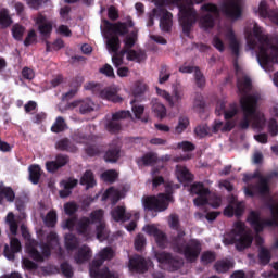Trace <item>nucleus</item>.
Here are the masks:
<instances>
[{"mask_svg": "<svg viewBox=\"0 0 278 278\" xmlns=\"http://www.w3.org/2000/svg\"><path fill=\"white\" fill-rule=\"evenodd\" d=\"M243 118L240 122L241 129H264L266 127V115L262 111H257V96H243L240 99Z\"/></svg>", "mask_w": 278, "mask_h": 278, "instance_id": "obj_4", "label": "nucleus"}, {"mask_svg": "<svg viewBox=\"0 0 278 278\" xmlns=\"http://www.w3.org/2000/svg\"><path fill=\"white\" fill-rule=\"evenodd\" d=\"M75 108H79L80 114H90V112L97 110V104L87 98L85 100H76L67 105V110H75Z\"/></svg>", "mask_w": 278, "mask_h": 278, "instance_id": "obj_18", "label": "nucleus"}, {"mask_svg": "<svg viewBox=\"0 0 278 278\" xmlns=\"http://www.w3.org/2000/svg\"><path fill=\"white\" fill-rule=\"evenodd\" d=\"M100 73L102 75H105L106 77H114V68H112V65L105 64L101 70Z\"/></svg>", "mask_w": 278, "mask_h": 278, "instance_id": "obj_63", "label": "nucleus"}, {"mask_svg": "<svg viewBox=\"0 0 278 278\" xmlns=\"http://www.w3.org/2000/svg\"><path fill=\"white\" fill-rule=\"evenodd\" d=\"M230 268H233V262L226 260L216 263L215 269L217 273H227Z\"/></svg>", "mask_w": 278, "mask_h": 278, "instance_id": "obj_43", "label": "nucleus"}, {"mask_svg": "<svg viewBox=\"0 0 278 278\" xmlns=\"http://www.w3.org/2000/svg\"><path fill=\"white\" fill-rule=\"evenodd\" d=\"M10 244L11 247H4V257H7V260H14V253L21 251V241L16 238H12Z\"/></svg>", "mask_w": 278, "mask_h": 278, "instance_id": "obj_31", "label": "nucleus"}, {"mask_svg": "<svg viewBox=\"0 0 278 278\" xmlns=\"http://www.w3.org/2000/svg\"><path fill=\"white\" fill-rule=\"evenodd\" d=\"M26 3L28 8L38 10V8H41L43 3H47V0H26Z\"/></svg>", "mask_w": 278, "mask_h": 278, "instance_id": "obj_57", "label": "nucleus"}, {"mask_svg": "<svg viewBox=\"0 0 278 278\" xmlns=\"http://www.w3.org/2000/svg\"><path fill=\"white\" fill-rule=\"evenodd\" d=\"M118 157H121V150L118 148L109 150L105 155V162H118Z\"/></svg>", "mask_w": 278, "mask_h": 278, "instance_id": "obj_44", "label": "nucleus"}, {"mask_svg": "<svg viewBox=\"0 0 278 278\" xmlns=\"http://www.w3.org/2000/svg\"><path fill=\"white\" fill-rule=\"evenodd\" d=\"M188 127H190V119L187 116H180L174 131L175 134H184Z\"/></svg>", "mask_w": 278, "mask_h": 278, "instance_id": "obj_38", "label": "nucleus"}, {"mask_svg": "<svg viewBox=\"0 0 278 278\" xmlns=\"http://www.w3.org/2000/svg\"><path fill=\"white\" fill-rule=\"evenodd\" d=\"M244 36L248 49L256 50L260 66L266 73H271L275 64H278V36H266L257 23L249 24L245 27Z\"/></svg>", "mask_w": 278, "mask_h": 278, "instance_id": "obj_2", "label": "nucleus"}, {"mask_svg": "<svg viewBox=\"0 0 278 278\" xmlns=\"http://www.w3.org/2000/svg\"><path fill=\"white\" fill-rule=\"evenodd\" d=\"M90 257H92V250L88 245H81L78 248L74 255L76 264H85V262H88Z\"/></svg>", "mask_w": 278, "mask_h": 278, "instance_id": "obj_26", "label": "nucleus"}, {"mask_svg": "<svg viewBox=\"0 0 278 278\" xmlns=\"http://www.w3.org/2000/svg\"><path fill=\"white\" fill-rule=\"evenodd\" d=\"M142 230L148 236H152V238H154L157 247H160L161 249L166 247V235H164V232H162V230H160L157 226L153 224L146 225Z\"/></svg>", "mask_w": 278, "mask_h": 278, "instance_id": "obj_16", "label": "nucleus"}, {"mask_svg": "<svg viewBox=\"0 0 278 278\" xmlns=\"http://www.w3.org/2000/svg\"><path fill=\"white\" fill-rule=\"evenodd\" d=\"M152 114L156 117L160 118V121L166 118L168 111L166 110V105H164V103H162L160 100L157 99H152Z\"/></svg>", "mask_w": 278, "mask_h": 278, "instance_id": "obj_28", "label": "nucleus"}, {"mask_svg": "<svg viewBox=\"0 0 278 278\" xmlns=\"http://www.w3.org/2000/svg\"><path fill=\"white\" fill-rule=\"evenodd\" d=\"M61 270L64 277H73V267H71V265H68L67 263L61 265Z\"/></svg>", "mask_w": 278, "mask_h": 278, "instance_id": "obj_62", "label": "nucleus"}, {"mask_svg": "<svg viewBox=\"0 0 278 278\" xmlns=\"http://www.w3.org/2000/svg\"><path fill=\"white\" fill-rule=\"evenodd\" d=\"M162 184H164V178H162L161 176H157V172L153 170L152 172L153 188H159L160 186H162Z\"/></svg>", "mask_w": 278, "mask_h": 278, "instance_id": "obj_56", "label": "nucleus"}, {"mask_svg": "<svg viewBox=\"0 0 278 278\" xmlns=\"http://www.w3.org/2000/svg\"><path fill=\"white\" fill-rule=\"evenodd\" d=\"M155 257L162 268H167L168 270H177L184 264V261H178L170 257V254L166 252H159Z\"/></svg>", "mask_w": 278, "mask_h": 278, "instance_id": "obj_14", "label": "nucleus"}, {"mask_svg": "<svg viewBox=\"0 0 278 278\" xmlns=\"http://www.w3.org/2000/svg\"><path fill=\"white\" fill-rule=\"evenodd\" d=\"M255 177H260L258 184L255 187L251 185L245 187V197H257V194L264 195L270 192V188L268 187V178L261 177L258 172H256L254 175H245L243 181H250V179H255Z\"/></svg>", "mask_w": 278, "mask_h": 278, "instance_id": "obj_11", "label": "nucleus"}, {"mask_svg": "<svg viewBox=\"0 0 278 278\" xmlns=\"http://www.w3.org/2000/svg\"><path fill=\"white\" fill-rule=\"evenodd\" d=\"M21 232L23 238L26 239V253H28L29 257L35 260V262H45V258L51 255V249H55L59 244L58 235H55V232H51L48 236V243L41 245H38L36 241L31 240L27 226L22 225Z\"/></svg>", "mask_w": 278, "mask_h": 278, "instance_id": "obj_5", "label": "nucleus"}, {"mask_svg": "<svg viewBox=\"0 0 278 278\" xmlns=\"http://www.w3.org/2000/svg\"><path fill=\"white\" fill-rule=\"evenodd\" d=\"M213 46L217 51H225V43L223 42V39L220 37H214L213 38Z\"/></svg>", "mask_w": 278, "mask_h": 278, "instance_id": "obj_64", "label": "nucleus"}, {"mask_svg": "<svg viewBox=\"0 0 278 278\" xmlns=\"http://www.w3.org/2000/svg\"><path fill=\"white\" fill-rule=\"evenodd\" d=\"M215 112L218 116L224 114L226 121H228V118H233V116L238 114V105L231 104L229 109L225 111V101H218Z\"/></svg>", "mask_w": 278, "mask_h": 278, "instance_id": "obj_25", "label": "nucleus"}, {"mask_svg": "<svg viewBox=\"0 0 278 278\" xmlns=\"http://www.w3.org/2000/svg\"><path fill=\"white\" fill-rule=\"evenodd\" d=\"M155 92L157 97L168 103L169 108H177V105H181V101H184V90L179 87L173 90V96L165 89H160V87H155Z\"/></svg>", "mask_w": 278, "mask_h": 278, "instance_id": "obj_13", "label": "nucleus"}, {"mask_svg": "<svg viewBox=\"0 0 278 278\" xmlns=\"http://www.w3.org/2000/svg\"><path fill=\"white\" fill-rule=\"evenodd\" d=\"M258 257L262 264H268L270 262V251L266 248H261Z\"/></svg>", "mask_w": 278, "mask_h": 278, "instance_id": "obj_51", "label": "nucleus"}, {"mask_svg": "<svg viewBox=\"0 0 278 278\" xmlns=\"http://www.w3.org/2000/svg\"><path fill=\"white\" fill-rule=\"evenodd\" d=\"M270 213L271 217L267 222H263L262 218H260V213L252 211L250 215L248 216V223H250L251 227L256 232L262 231L264 227H277L278 225V203H275L274 205L270 206Z\"/></svg>", "mask_w": 278, "mask_h": 278, "instance_id": "obj_10", "label": "nucleus"}, {"mask_svg": "<svg viewBox=\"0 0 278 278\" xmlns=\"http://www.w3.org/2000/svg\"><path fill=\"white\" fill-rule=\"evenodd\" d=\"M191 194H197V198L193 200L195 207L207 205V203L212 207H220V198L211 195L210 189L205 188L201 182H195L191 186Z\"/></svg>", "mask_w": 278, "mask_h": 278, "instance_id": "obj_9", "label": "nucleus"}, {"mask_svg": "<svg viewBox=\"0 0 278 278\" xmlns=\"http://www.w3.org/2000/svg\"><path fill=\"white\" fill-rule=\"evenodd\" d=\"M115 253L112 248L102 249L90 265L89 273L91 278H118V274L110 271V269H99L103 265V262L112 260Z\"/></svg>", "mask_w": 278, "mask_h": 278, "instance_id": "obj_6", "label": "nucleus"}, {"mask_svg": "<svg viewBox=\"0 0 278 278\" xmlns=\"http://www.w3.org/2000/svg\"><path fill=\"white\" fill-rule=\"evenodd\" d=\"M180 73H194V77L197 81H199L200 86H203L205 84V79L203 78V75L201 74V71H199L198 67H192L189 65H184L179 68Z\"/></svg>", "mask_w": 278, "mask_h": 278, "instance_id": "obj_36", "label": "nucleus"}, {"mask_svg": "<svg viewBox=\"0 0 278 278\" xmlns=\"http://www.w3.org/2000/svg\"><path fill=\"white\" fill-rule=\"evenodd\" d=\"M62 229H68L73 231L76 229L78 233L85 236L86 240L94 236L100 241L108 239V229L105 228V223L103 222V210H97L90 214L89 218H81L79 222L75 218H70L62 224Z\"/></svg>", "mask_w": 278, "mask_h": 278, "instance_id": "obj_3", "label": "nucleus"}, {"mask_svg": "<svg viewBox=\"0 0 278 278\" xmlns=\"http://www.w3.org/2000/svg\"><path fill=\"white\" fill-rule=\"evenodd\" d=\"M233 127H236V123L232 121H227L225 125L220 121H215L212 129L213 131H231Z\"/></svg>", "mask_w": 278, "mask_h": 278, "instance_id": "obj_37", "label": "nucleus"}, {"mask_svg": "<svg viewBox=\"0 0 278 278\" xmlns=\"http://www.w3.org/2000/svg\"><path fill=\"white\" fill-rule=\"evenodd\" d=\"M203 264H210L216 260V255L212 252H204L201 257Z\"/></svg>", "mask_w": 278, "mask_h": 278, "instance_id": "obj_61", "label": "nucleus"}, {"mask_svg": "<svg viewBox=\"0 0 278 278\" xmlns=\"http://www.w3.org/2000/svg\"><path fill=\"white\" fill-rule=\"evenodd\" d=\"M118 92H121V87H118L117 85H112L104 88L100 92V97L101 99H105L106 101H112V103H121V101H123V97H121Z\"/></svg>", "mask_w": 278, "mask_h": 278, "instance_id": "obj_19", "label": "nucleus"}, {"mask_svg": "<svg viewBox=\"0 0 278 278\" xmlns=\"http://www.w3.org/2000/svg\"><path fill=\"white\" fill-rule=\"evenodd\" d=\"M118 177V173L116 170H106L101 175L102 181H105L106 184H113V181H116Z\"/></svg>", "mask_w": 278, "mask_h": 278, "instance_id": "obj_46", "label": "nucleus"}, {"mask_svg": "<svg viewBox=\"0 0 278 278\" xmlns=\"http://www.w3.org/2000/svg\"><path fill=\"white\" fill-rule=\"evenodd\" d=\"M43 220L47 227H54L55 223H58V214L54 211H51L47 214Z\"/></svg>", "mask_w": 278, "mask_h": 278, "instance_id": "obj_50", "label": "nucleus"}, {"mask_svg": "<svg viewBox=\"0 0 278 278\" xmlns=\"http://www.w3.org/2000/svg\"><path fill=\"white\" fill-rule=\"evenodd\" d=\"M235 68L238 76L237 88L239 92H249V90H251V78L242 72V68H240L238 63L235 64Z\"/></svg>", "mask_w": 278, "mask_h": 278, "instance_id": "obj_20", "label": "nucleus"}, {"mask_svg": "<svg viewBox=\"0 0 278 278\" xmlns=\"http://www.w3.org/2000/svg\"><path fill=\"white\" fill-rule=\"evenodd\" d=\"M147 89V84H144L143 81H137L132 86V94L134 97H140L141 94L146 93Z\"/></svg>", "mask_w": 278, "mask_h": 278, "instance_id": "obj_45", "label": "nucleus"}, {"mask_svg": "<svg viewBox=\"0 0 278 278\" xmlns=\"http://www.w3.org/2000/svg\"><path fill=\"white\" fill-rule=\"evenodd\" d=\"M56 149H60L61 151H71L72 153H75L77 151V148L68 141V139H61L56 142Z\"/></svg>", "mask_w": 278, "mask_h": 278, "instance_id": "obj_42", "label": "nucleus"}, {"mask_svg": "<svg viewBox=\"0 0 278 278\" xmlns=\"http://www.w3.org/2000/svg\"><path fill=\"white\" fill-rule=\"evenodd\" d=\"M56 33L60 34L61 36H65L66 38H71L73 33L71 31V28L66 25H61L58 27Z\"/></svg>", "mask_w": 278, "mask_h": 278, "instance_id": "obj_59", "label": "nucleus"}, {"mask_svg": "<svg viewBox=\"0 0 278 278\" xmlns=\"http://www.w3.org/2000/svg\"><path fill=\"white\" fill-rule=\"evenodd\" d=\"M7 199L9 203H14V199H16V194L14 193V190L10 187H3V185H0V205L3 203V200Z\"/></svg>", "mask_w": 278, "mask_h": 278, "instance_id": "obj_35", "label": "nucleus"}, {"mask_svg": "<svg viewBox=\"0 0 278 278\" xmlns=\"http://www.w3.org/2000/svg\"><path fill=\"white\" fill-rule=\"evenodd\" d=\"M75 186H77V179L70 178L67 180L61 181V188H63V190L59 192L61 199H66V197H71V190H73Z\"/></svg>", "mask_w": 278, "mask_h": 278, "instance_id": "obj_32", "label": "nucleus"}, {"mask_svg": "<svg viewBox=\"0 0 278 278\" xmlns=\"http://www.w3.org/2000/svg\"><path fill=\"white\" fill-rule=\"evenodd\" d=\"M170 187H167V193H160L159 195H144L141 199L143 210H149L152 212H164L168 210V204L173 201V195L170 194Z\"/></svg>", "mask_w": 278, "mask_h": 278, "instance_id": "obj_8", "label": "nucleus"}, {"mask_svg": "<svg viewBox=\"0 0 278 278\" xmlns=\"http://www.w3.org/2000/svg\"><path fill=\"white\" fill-rule=\"evenodd\" d=\"M149 266H151V261H144L141 256H134L129 261L128 268L131 273H146Z\"/></svg>", "mask_w": 278, "mask_h": 278, "instance_id": "obj_22", "label": "nucleus"}, {"mask_svg": "<svg viewBox=\"0 0 278 278\" xmlns=\"http://www.w3.org/2000/svg\"><path fill=\"white\" fill-rule=\"evenodd\" d=\"M144 244H147V239H144L142 236H138L135 239V249L137 251H142V249L144 248Z\"/></svg>", "mask_w": 278, "mask_h": 278, "instance_id": "obj_60", "label": "nucleus"}, {"mask_svg": "<svg viewBox=\"0 0 278 278\" xmlns=\"http://www.w3.org/2000/svg\"><path fill=\"white\" fill-rule=\"evenodd\" d=\"M66 129V123L64 122V118L58 117L55 123L52 125L51 130L54 134H60V131H64Z\"/></svg>", "mask_w": 278, "mask_h": 278, "instance_id": "obj_49", "label": "nucleus"}, {"mask_svg": "<svg viewBox=\"0 0 278 278\" xmlns=\"http://www.w3.org/2000/svg\"><path fill=\"white\" fill-rule=\"evenodd\" d=\"M175 176L180 184H188V181H192V174L182 165L176 166Z\"/></svg>", "mask_w": 278, "mask_h": 278, "instance_id": "obj_30", "label": "nucleus"}, {"mask_svg": "<svg viewBox=\"0 0 278 278\" xmlns=\"http://www.w3.org/2000/svg\"><path fill=\"white\" fill-rule=\"evenodd\" d=\"M125 192H127V189L125 191H121L116 188H110L102 195V201H111L113 204L118 203V201L125 197Z\"/></svg>", "mask_w": 278, "mask_h": 278, "instance_id": "obj_27", "label": "nucleus"}, {"mask_svg": "<svg viewBox=\"0 0 278 278\" xmlns=\"http://www.w3.org/2000/svg\"><path fill=\"white\" fill-rule=\"evenodd\" d=\"M18 218L21 217H16L12 212L8 213L5 217V223L9 225L12 236H16L18 231Z\"/></svg>", "mask_w": 278, "mask_h": 278, "instance_id": "obj_34", "label": "nucleus"}, {"mask_svg": "<svg viewBox=\"0 0 278 278\" xmlns=\"http://www.w3.org/2000/svg\"><path fill=\"white\" fill-rule=\"evenodd\" d=\"M79 244V241H77V238L73 235H66L65 236V247L67 251H73V249H77V245Z\"/></svg>", "mask_w": 278, "mask_h": 278, "instance_id": "obj_48", "label": "nucleus"}, {"mask_svg": "<svg viewBox=\"0 0 278 278\" xmlns=\"http://www.w3.org/2000/svg\"><path fill=\"white\" fill-rule=\"evenodd\" d=\"M244 212V204L242 202H238L236 197H231L229 200V205L224 210V215L231 216H240Z\"/></svg>", "mask_w": 278, "mask_h": 278, "instance_id": "obj_21", "label": "nucleus"}, {"mask_svg": "<svg viewBox=\"0 0 278 278\" xmlns=\"http://www.w3.org/2000/svg\"><path fill=\"white\" fill-rule=\"evenodd\" d=\"M222 12L229 18H240V0H225Z\"/></svg>", "mask_w": 278, "mask_h": 278, "instance_id": "obj_17", "label": "nucleus"}, {"mask_svg": "<svg viewBox=\"0 0 278 278\" xmlns=\"http://www.w3.org/2000/svg\"><path fill=\"white\" fill-rule=\"evenodd\" d=\"M35 23L36 25H38V29L41 36H45V37L50 36L53 29V25L51 24V22L47 20L45 15L38 14L35 17Z\"/></svg>", "mask_w": 278, "mask_h": 278, "instance_id": "obj_23", "label": "nucleus"}, {"mask_svg": "<svg viewBox=\"0 0 278 278\" xmlns=\"http://www.w3.org/2000/svg\"><path fill=\"white\" fill-rule=\"evenodd\" d=\"M175 251L182 253L188 262H194L199 257V253H201V243L198 240H191L189 243L184 244L179 240L175 247Z\"/></svg>", "mask_w": 278, "mask_h": 278, "instance_id": "obj_12", "label": "nucleus"}, {"mask_svg": "<svg viewBox=\"0 0 278 278\" xmlns=\"http://www.w3.org/2000/svg\"><path fill=\"white\" fill-rule=\"evenodd\" d=\"M195 134L200 138H204V136H207V134H210V127L205 124L197 126L195 127Z\"/></svg>", "mask_w": 278, "mask_h": 278, "instance_id": "obj_54", "label": "nucleus"}, {"mask_svg": "<svg viewBox=\"0 0 278 278\" xmlns=\"http://www.w3.org/2000/svg\"><path fill=\"white\" fill-rule=\"evenodd\" d=\"M267 129H268V132L270 134V136H277V134H278V124H277V121H275V118H271V119L268 121Z\"/></svg>", "mask_w": 278, "mask_h": 278, "instance_id": "obj_53", "label": "nucleus"}, {"mask_svg": "<svg viewBox=\"0 0 278 278\" xmlns=\"http://www.w3.org/2000/svg\"><path fill=\"white\" fill-rule=\"evenodd\" d=\"M64 212L68 216L75 214L77 212V204L75 202H68L64 204Z\"/></svg>", "mask_w": 278, "mask_h": 278, "instance_id": "obj_55", "label": "nucleus"}, {"mask_svg": "<svg viewBox=\"0 0 278 278\" xmlns=\"http://www.w3.org/2000/svg\"><path fill=\"white\" fill-rule=\"evenodd\" d=\"M81 186H86V188H93V186L97 185V181L94 180V176L92 175V172L87 170L80 178Z\"/></svg>", "mask_w": 278, "mask_h": 278, "instance_id": "obj_39", "label": "nucleus"}, {"mask_svg": "<svg viewBox=\"0 0 278 278\" xmlns=\"http://www.w3.org/2000/svg\"><path fill=\"white\" fill-rule=\"evenodd\" d=\"M25 34V28L18 24H15L12 28V36L15 40H21Z\"/></svg>", "mask_w": 278, "mask_h": 278, "instance_id": "obj_52", "label": "nucleus"}, {"mask_svg": "<svg viewBox=\"0 0 278 278\" xmlns=\"http://www.w3.org/2000/svg\"><path fill=\"white\" fill-rule=\"evenodd\" d=\"M12 25V18L8 13V10L3 9L0 11V26L1 27H10Z\"/></svg>", "mask_w": 278, "mask_h": 278, "instance_id": "obj_47", "label": "nucleus"}, {"mask_svg": "<svg viewBox=\"0 0 278 278\" xmlns=\"http://www.w3.org/2000/svg\"><path fill=\"white\" fill-rule=\"evenodd\" d=\"M42 175V169H40L39 165H31L29 167V179L31 184H38L40 181V176Z\"/></svg>", "mask_w": 278, "mask_h": 278, "instance_id": "obj_40", "label": "nucleus"}, {"mask_svg": "<svg viewBox=\"0 0 278 278\" xmlns=\"http://www.w3.org/2000/svg\"><path fill=\"white\" fill-rule=\"evenodd\" d=\"M178 149H180V151H185L188 152V151H194V144H192V142H189V141H182L180 143H178Z\"/></svg>", "mask_w": 278, "mask_h": 278, "instance_id": "obj_58", "label": "nucleus"}, {"mask_svg": "<svg viewBox=\"0 0 278 278\" xmlns=\"http://www.w3.org/2000/svg\"><path fill=\"white\" fill-rule=\"evenodd\" d=\"M231 241L227 239L224 240V244H236L238 251H244V249H249L253 242V236L251 235V230L244 226L242 222H237L231 231Z\"/></svg>", "mask_w": 278, "mask_h": 278, "instance_id": "obj_7", "label": "nucleus"}, {"mask_svg": "<svg viewBox=\"0 0 278 278\" xmlns=\"http://www.w3.org/2000/svg\"><path fill=\"white\" fill-rule=\"evenodd\" d=\"M129 116H131V113L129 111H118L114 113L111 121L105 124L108 131H111L112 134L121 131V121H124V118H129Z\"/></svg>", "mask_w": 278, "mask_h": 278, "instance_id": "obj_15", "label": "nucleus"}, {"mask_svg": "<svg viewBox=\"0 0 278 278\" xmlns=\"http://www.w3.org/2000/svg\"><path fill=\"white\" fill-rule=\"evenodd\" d=\"M131 112L135 116V121H141V123H149V115L144 113V105L136 104V101H130Z\"/></svg>", "mask_w": 278, "mask_h": 278, "instance_id": "obj_29", "label": "nucleus"}, {"mask_svg": "<svg viewBox=\"0 0 278 278\" xmlns=\"http://www.w3.org/2000/svg\"><path fill=\"white\" fill-rule=\"evenodd\" d=\"M225 41L229 43V47L235 55L240 53V42L236 38V34H233V29L231 27L226 28L224 31Z\"/></svg>", "mask_w": 278, "mask_h": 278, "instance_id": "obj_24", "label": "nucleus"}, {"mask_svg": "<svg viewBox=\"0 0 278 278\" xmlns=\"http://www.w3.org/2000/svg\"><path fill=\"white\" fill-rule=\"evenodd\" d=\"M134 27V22H128V24H111L104 21L101 25V31L103 38H106V49L109 53H115L112 56V62L116 68L125 64V55L129 62H142L147 60V54L142 51L129 50L136 40H138L136 29L131 30Z\"/></svg>", "mask_w": 278, "mask_h": 278, "instance_id": "obj_1", "label": "nucleus"}, {"mask_svg": "<svg viewBox=\"0 0 278 278\" xmlns=\"http://www.w3.org/2000/svg\"><path fill=\"white\" fill-rule=\"evenodd\" d=\"M111 216L113 220L125 223V220H129V213L125 212V206H117L111 212Z\"/></svg>", "mask_w": 278, "mask_h": 278, "instance_id": "obj_33", "label": "nucleus"}, {"mask_svg": "<svg viewBox=\"0 0 278 278\" xmlns=\"http://www.w3.org/2000/svg\"><path fill=\"white\" fill-rule=\"evenodd\" d=\"M157 160V156L154 153H148L139 159H137L138 166H149Z\"/></svg>", "mask_w": 278, "mask_h": 278, "instance_id": "obj_41", "label": "nucleus"}]
</instances>
